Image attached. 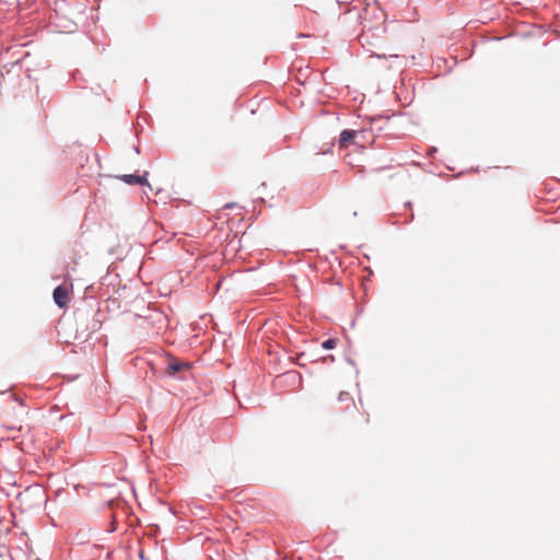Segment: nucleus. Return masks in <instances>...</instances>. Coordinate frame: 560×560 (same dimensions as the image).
Here are the masks:
<instances>
[{
	"mask_svg": "<svg viewBox=\"0 0 560 560\" xmlns=\"http://www.w3.org/2000/svg\"><path fill=\"white\" fill-rule=\"evenodd\" d=\"M191 368V363L187 361H180L175 358H170L168 363L165 369V373L168 376L175 377L180 372L189 371Z\"/></svg>",
	"mask_w": 560,
	"mask_h": 560,
	"instance_id": "obj_1",
	"label": "nucleus"
},
{
	"mask_svg": "<svg viewBox=\"0 0 560 560\" xmlns=\"http://www.w3.org/2000/svg\"><path fill=\"white\" fill-rule=\"evenodd\" d=\"M52 298H54L55 303L59 307H63L68 303V290L66 288H63L62 285H57L54 289Z\"/></svg>",
	"mask_w": 560,
	"mask_h": 560,
	"instance_id": "obj_2",
	"label": "nucleus"
},
{
	"mask_svg": "<svg viewBox=\"0 0 560 560\" xmlns=\"http://www.w3.org/2000/svg\"><path fill=\"white\" fill-rule=\"evenodd\" d=\"M119 178L128 185L140 184V185L150 186L145 176H140V175H136V174H125V175H121Z\"/></svg>",
	"mask_w": 560,
	"mask_h": 560,
	"instance_id": "obj_3",
	"label": "nucleus"
},
{
	"mask_svg": "<svg viewBox=\"0 0 560 560\" xmlns=\"http://www.w3.org/2000/svg\"><path fill=\"white\" fill-rule=\"evenodd\" d=\"M357 136V131L354 130H350V129H345L341 131L340 133V138H339V143L341 147H345L347 145L348 142H350L351 140H353Z\"/></svg>",
	"mask_w": 560,
	"mask_h": 560,
	"instance_id": "obj_4",
	"label": "nucleus"
},
{
	"mask_svg": "<svg viewBox=\"0 0 560 560\" xmlns=\"http://www.w3.org/2000/svg\"><path fill=\"white\" fill-rule=\"evenodd\" d=\"M335 346H336V340L331 339V338L327 339L323 342V348H325V349H332V348H335Z\"/></svg>",
	"mask_w": 560,
	"mask_h": 560,
	"instance_id": "obj_5",
	"label": "nucleus"
}]
</instances>
